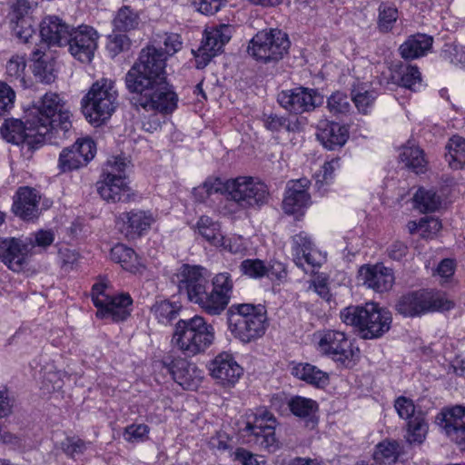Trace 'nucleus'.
Instances as JSON below:
<instances>
[{"label": "nucleus", "instance_id": "58", "mask_svg": "<svg viewBox=\"0 0 465 465\" xmlns=\"http://www.w3.org/2000/svg\"><path fill=\"white\" fill-rule=\"evenodd\" d=\"M395 410L401 419L410 420L413 419L416 415H414L415 412V406L412 401V400L406 398L404 396L399 397L394 403Z\"/></svg>", "mask_w": 465, "mask_h": 465}, {"label": "nucleus", "instance_id": "37", "mask_svg": "<svg viewBox=\"0 0 465 465\" xmlns=\"http://www.w3.org/2000/svg\"><path fill=\"white\" fill-rule=\"evenodd\" d=\"M32 55L35 60L33 66L35 76L43 83H52L55 78L54 63L44 57L45 52L42 50V47L35 49L32 52Z\"/></svg>", "mask_w": 465, "mask_h": 465}, {"label": "nucleus", "instance_id": "40", "mask_svg": "<svg viewBox=\"0 0 465 465\" xmlns=\"http://www.w3.org/2000/svg\"><path fill=\"white\" fill-rule=\"evenodd\" d=\"M401 160L416 173H423L426 168V160L423 151L415 145H407L402 148Z\"/></svg>", "mask_w": 465, "mask_h": 465}, {"label": "nucleus", "instance_id": "23", "mask_svg": "<svg viewBox=\"0 0 465 465\" xmlns=\"http://www.w3.org/2000/svg\"><path fill=\"white\" fill-rule=\"evenodd\" d=\"M40 0H16L13 7L11 22L14 35L27 44L35 35L32 17L26 15L28 11L35 7Z\"/></svg>", "mask_w": 465, "mask_h": 465}, {"label": "nucleus", "instance_id": "20", "mask_svg": "<svg viewBox=\"0 0 465 465\" xmlns=\"http://www.w3.org/2000/svg\"><path fill=\"white\" fill-rule=\"evenodd\" d=\"M163 368L172 375L184 390L194 391L201 384L203 372L194 363L183 358L168 357L163 361Z\"/></svg>", "mask_w": 465, "mask_h": 465}, {"label": "nucleus", "instance_id": "53", "mask_svg": "<svg viewBox=\"0 0 465 465\" xmlns=\"http://www.w3.org/2000/svg\"><path fill=\"white\" fill-rule=\"evenodd\" d=\"M327 106L330 112L334 114H343L351 109L347 95L341 92H336L328 98Z\"/></svg>", "mask_w": 465, "mask_h": 465}, {"label": "nucleus", "instance_id": "51", "mask_svg": "<svg viewBox=\"0 0 465 465\" xmlns=\"http://www.w3.org/2000/svg\"><path fill=\"white\" fill-rule=\"evenodd\" d=\"M240 270L243 275L258 279L265 276L266 264L259 259H246L241 262Z\"/></svg>", "mask_w": 465, "mask_h": 465}, {"label": "nucleus", "instance_id": "14", "mask_svg": "<svg viewBox=\"0 0 465 465\" xmlns=\"http://www.w3.org/2000/svg\"><path fill=\"white\" fill-rule=\"evenodd\" d=\"M2 136L9 143L28 145H37L47 141V129L39 128V120L31 115L24 124L18 119H5L1 126Z\"/></svg>", "mask_w": 465, "mask_h": 465}, {"label": "nucleus", "instance_id": "25", "mask_svg": "<svg viewBox=\"0 0 465 465\" xmlns=\"http://www.w3.org/2000/svg\"><path fill=\"white\" fill-rule=\"evenodd\" d=\"M73 27L57 16H47L40 25L42 41L48 47L66 46Z\"/></svg>", "mask_w": 465, "mask_h": 465}, {"label": "nucleus", "instance_id": "13", "mask_svg": "<svg viewBox=\"0 0 465 465\" xmlns=\"http://www.w3.org/2000/svg\"><path fill=\"white\" fill-rule=\"evenodd\" d=\"M290 42L285 33L279 29L263 30L251 40L248 53L257 61H278L287 53Z\"/></svg>", "mask_w": 465, "mask_h": 465}, {"label": "nucleus", "instance_id": "52", "mask_svg": "<svg viewBox=\"0 0 465 465\" xmlns=\"http://www.w3.org/2000/svg\"><path fill=\"white\" fill-rule=\"evenodd\" d=\"M55 239V234L53 230H38L35 232L32 233L29 238H27V244L29 247H41L45 249L49 247Z\"/></svg>", "mask_w": 465, "mask_h": 465}, {"label": "nucleus", "instance_id": "50", "mask_svg": "<svg viewBox=\"0 0 465 465\" xmlns=\"http://www.w3.org/2000/svg\"><path fill=\"white\" fill-rule=\"evenodd\" d=\"M63 451L70 458L75 459L76 456L84 454L91 445L90 441H85L78 437H67L62 442Z\"/></svg>", "mask_w": 465, "mask_h": 465}, {"label": "nucleus", "instance_id": "2", "mask_svg": "<svg viewBox=\"0 0 465 465\" xmlns=\"http://www.w3.org/2000/svg\"><path fill=\"white\" fill-rule=\"evenodd\" d=\"M210 272L201 265L183 264L174 274L173 282L180 292H185L189 301L197 304L203 312L211 316L220 315L228 306L233 291L232 275L219 272L212 279Z\"/></svg>", "mask_w": 465, "mask_h": 465}, {"label": "nucleus", "instance_id": "11", "mask_svg": "<svg viewBox=\"0 0 465 465\" xmlns=\"http://www.w3.org/2000/svg\"><path fill=\"white\" fill-rule=\"evenodd\" d=\"M317 350L344 368L355 365L360 351L343 331L326 330L317 332Z\"/></svg>", "mask_w": 465, "mask_h": 465}, {"label": "nucleus", "instance_id": "9", "mask_svg": "<svg viewBox=\"0 0 465 465\" xmlns=\"http://www.w3.org/2000/svg\"><path fill=\"white\" fill-rule=\"evenodd\" d=\"M127 166L128 162L123 156H113L106 161L96 183L97 192L104 201L117 203L129 200Z\"/></svg>", "mask_w": 465, "mask_h": 465}, {"label": "nucleus", "instance_id": "8", "mask_svg": "<svg viewBox=\"0 0 465 465\" xmlns=\"http://www.w3.org/2000/svg\"><path fill=\"white\" fill-rule=\"evenodd\" d=\"M118 92L111 79L102 78L92 84L82 99V110L87 121L99 125L109 119L117 107Z\"/></svg>", "mask_w": 465, "mask_h": 465}, {"label": "nucleus", "instance_id": "10", "mask_svg": "<svg viewBox=\"0 0 465 465\" xmlns=\"http://www.w3.org/2000/svg\"><path fill=\"white\" fill-rule=\"evenodd\" d=\"M453 306L454 302L444 293L420 290L402 295L395 308L404 317H416L435 311H449Z\"/></svg>", "mask_w": 465, "mask_h": 465}, {"label": "nucleus", "instance_id": "28", "mask_svg": "<svg viewBox=\"0 0 465 465\" xmlns=\"http://www.w3.org/2000/svg\"><path fill=\"white\" fill-rule=\"evenodd\" d=\"M41 195L30 187H22L17 191L12 210L15 215L25 221H33L40 214L39 203Z\"/></svg>", "mask_w": 465, "mask_h": 465}, {"label": "nucleus", "instance_id": "55", "mask_svg": "<svg viewBox=\"0 0 465 465\" xmlns=\"http://www.w3.org/2000/svg\"><path fill=\"white\" fill-rule=\"evenodd\" d=\"M149 431L146 424H131L124 429V439L128 442L143 441L148 438Z\"/></svg>", "mask_w": 465, "mask_h": 465}, {"label": "nucleus", "instance_id": "38", "mask_svg": "<svg viewBox=\"0 0 465 465\" xmlns=\"http://www.w3.org/2000/svg\"><path fill=\"white\" fill-rule=\"evenodd\" d=\"M446 159L453 169L465 166V139L459 135L452 136L446 145Z\"/></svg>", "mask_w": 465, "mask_h": 465}, {"label": "nucleus", "instance_id": "36", "mask_svg": "<svg viewBox=\"0 0 465 465\" xmlns=\"http://www.w3.org/2000/svg\"><path fill=\"white\" fill-rule=\"evenodd\" d=\"M377 96L378 93L366 84L353 86L351 90V100L358 111L364 114L371 113Z\"/></svg>", "mask_w": 465, "mask_h": 465}, {"label": "nucleus", "instance_id": "26", "mask_svg": "<svg viewBox=\"0 0 465 465\" xmlns=\"http://www.w3.org/2000/svg\"><path fill=\"white\" fill-rule=\"evenodd\" d=\"M29 252L26 242L16 238L0 239V258L15 272L22 270Z\"/></svg>", "mask_w": 465, "mask_h": 465}, {"label": "nucleus", "instance_id": "64", "mask_svg": "<svg viewBox=\"0 0 465 465\" xmlns=\"http://www.w3.org/2000/svg\"><path fill=\"white\" fill-rule=\"evenodd\" d=\"M271 280L282 281L287 276L286 267L281 262H272L266 265V274Z\"/></svg>", "mask_w": 465, "mask_h": 465}, {"label": "nucleus", "instance_id": "6", "mask_svg": "<svg viewBox=\"0 0 465 465\" xmlns=\"http://www.w3.org/2000/svg\"><path fill=\"white\" fill-rule=\"evenodd\" d=\"M32 116L39 120V128L46 127L47 140L53 137L67 139L73 133L69 106L56 93H46L37 105L36 114Z\"/></svg>", "mask_w": 465, "mask_h": 465}, {"label": "nucleus", "instance_id": "59", "mask_svg": "<svg viewBox=\"0 0 465 465\" xmlns=\"http://www.w3.org/2000/svg\"><path fill=\"white\" fill-rule=\"evenodd\" d=\"M441 229V223L433 217L420 220V232L422 238H432Z\"/></svg>", "mask_w": 465, "mask_h": 465}, {"label": "nucleus", "instance_id": "17", "mask_svg": "<svg viewBox=\"0 0 465 465\" xmlns=\"http://www.w3.org/2000/svg\"><path fill=\"white\" fill-rule=\"evenodd\" d=\"M99 34L89 25L73 27L68 39V51L82 63H89L93 60L94 52L98 47Z\"/></svg>", "mask_w": 465, "mask_h": 465}, {"label": "nucleus", "instance_id": "33", "mask_svg": "<svg viewBox=\"0 0 465 465\" xmlns=\"http://www.w3.org/2000/svg\"><path fill=\"white\" fill-rule=\"evenodd\" d=\"M264 127L272 133L286 130L289 133H297L302 129V122L299 117H284L271 114L263 116Z\"/></svg>", "mask_w": 465, "mask_h": 465}, {"label": "nucleus", "instance_id": "1", "mask_svg": "<svg viewBox=\"0 0 465 465\" xmlns=\"http://www.w3.org/2000/svg\"><path fill=\"white\" fill-rule=\"evenodd\" d=\"M165 56L154 47L143 48L138 61L125 74V85L134 94L132 103L146 112L170 114L178 104V95L166 82Z\"/></svg>", "mask_w": 465, "mask_h": 465}, {"label": "nucleus", "instance_id": "45", "mask_svg": "<svg viewBox=\"0 0 465 465\" xmlns=\"http://www.w3.org/2000/svg\"><path fill=\"white\" fill-rule=\"evenodd\" d=\"M406 439L410 443H421L427 434L428 426L420 415L408 420Z\"/></svg>", "mask_w": 465, "mask_h": 465}, {"label": "nucleus", "instance_id": "30", "mask_svg": "<svg viewBox=\"0 0 465 465\" xmlns=\"http://www.w3.org/2000/svg\"><path fill=\"white\" fill-rule=\"evenodd\" d=\"M291 373L297 379L316 388H324L329 384V374L318 367L300 362L292 367Z\"/></svg>", "mask_w": 465, "mask_h": 465}, {"label": "nucleus", "instance_id": "46", "mask_svg": "<svg viewBox=\"0 0 465 465\" xmlns=\"http://www.w3.org/2000/svg\"><path fill=\"white\" fill-rule=\"evenodd\" d=\"M151 311L157 321L164 325L170 323L178 315L177 307L168 301L155 302Z\"/></svg>", "mask_w": 465, "mask_h": 465}, {"label": "nucleus", "instance_id": "43", "mask_svg": "<svg viewBox=\"0 0 465 465\" xmlns=\"http://www.w3.org/2000/svg\"><path fill=\"white\" fill-rule=\"evenodd\" d=\"M399 18L398 9L386 3H381L378 9V29L381 33H389L392 30Z\"/></svg>", "mask_w": 465, "mask_h": 465}, {"label": "nucleus", "instance_id": "44", "mask_svg": "<svg viewBox=\"0 0 465 465\" xmlns=\"http://www.w3.org/2000/svg\"><path fill=\"white\" fill-rule=\"evenodd\" d=\"M325 255L316 248L300 255L297 252L295 263L303 269L305 272H312L315 268L320 267L325 262Z\"/></svg>", "mask_w": 465, "mask_h": 465}, {"label": "nucleus", "instance_id": "57", "mask_svg": "<svg viewBox=\"0 0 465 465\" xmlns=\"http://www.w3.org/2000/svg\"><path fill=\"white\" fill-rule=\"evenodd\" d=\"M15 93L5 83H0V117L14 107Z\"/></svg>", "mask_w": 465, "mask_h": 465}, {"label": "nucleus", "instance_id": "5", "mask_svg": "<svg viewBox=\"0 0 465 465\" xmlns=\"http://www.w3.org/2000/svg\"><path fill=\"white\" fill-rule=\"evenodd\" d=\"M228 329L242 343L262 337L267 327L266 309L262 304L235 303L228 312Z\"/></svg>", "mask_w": 465, "mask_h": 465}, {"label": "nucleus", "instance_id": "29", "mask_svg": "<svg viewBox=\"0 0 465 465\" xmlns=\"http://www.w3.org/2000/svg\"><path fill=\"white\" fill-rule=\"evenodd\" d=\"M433 38L425 34L410 35L399 47L400 54L406 60L424 56L431 48Z\"/></svg>", "mask_w": 465, "mask_h": 465}, {"label": "nucleus", "instance_id": "32", "mask_svg": "<svg viewBox=\"0 0 465 465\" xmlns=\"http://www.w3.org/2000/svg\"><path fill=\"white\" fill-rule=\"evenodd\" d=\"M441 426L450 439L465 430V407L457 405L441 412Z\"/></svg>", "mask_w": 465, "mask_h": 465}, {"label": "nucleus", "instance_id": "18", "mask_svg": "<svg viewBox=\"0 0 465 465\" xmlns=\"http://www.w3.org/2000/svg\"><path fill=\"white\" fill-rule=\"evenodd\" d=\"M95 153L96 146L91 138L77 139L72 146L60 153L58 168L63 173L79 169L87 165Z\"/></svg>", "mask_w": 465, "mask_h": 465}, {"label": "nucleus", "instance_id": "56", "mask_svg": "<svg viewBox=\"0 0 465 465\" xmlns=\"http://www.w3.org/2000/svg\"><path fill=\"white\" fill-rule=\"evenodd\" d=\"M25 66L24 56L14 55L6 64V74L10 78L23 82Z\"/></svg>", "mask_w": 465, "mask_h": 465}, {"label": "nucleus", "instance_id": "7", "mask_svg": "<svg viewBox=\"0 0 465 465\" xmlns=\"http://www.w3.org/2000/svg\"><path fill=\"white\" fill-rule=\"evenodd\" d=\"M340 316L345 324L357 327L364 339L382 336L391 323V312L373 302L346 307L341 311Z\"/></svg>", "mask_w": 465, "mask_h": 465}, {"label": "nucleus", "instance_id": "48", "mask_svg": "<svg viewBox=\"0 0 465 465\" xmlns=\"http://www.w3.org/2000/svg\"><path fill=\"white\" fill-rule=\"evenodd\" d=\"M116 32L114 30L113 34L108 36L106 45V49L112 57H115L119 54L127 51L131 45L130 39L126 35Z\"/></svg>", "mask_w": 465, "mask_h": 465}, {"label": "nucleus", "instance_id": "34", "mask_svg": "<svg viewBox=\"0 0 465 465\" xmlns=\"http://www.w3.org/2000/svg\"><path fill=\"white\" fill-rule=\"evenodd\" d=\"M196 228L199 234L210 244L216 247L224 244V236L221 232L220 224L210 217L201 216L196 223Z\"/></svg>", "mask_w": 465, "mask_h": 465}, {"label": "nucleus", "instance_id": "62", "mask_svg": "<svg viewBox=\"0 0 465 465\" xmlns=\"http://www.w3.org/2000/svg\"><path fill=\"white\" fill-rule=\"evenodd\" d=\"M164 52L168 55H173L183 47V41L178 34L166 35L163 40Z\"/></svg>", "mask_w": 465, "mask_h": 465}, {"label": "nucleus", "instance_id": "22", "mask_svg": "<svg viewBox=\"0 0 465 465\" xmlns=\"http://www.w3.org/2000/svg\"><path fill=\"white\" fill-rule=\"evenodd\" d=\"M359 277L368 289L380 293L390 291L395 281L392 270L381 263L361 266L359 270Z\"/></svg>", "mask_w": 465, "mask_h": 465}, {"label": "nucleus", "instance_id": "27", "mask_svg": "<svg viewBox=\"0 0 465 465\" xmlns=\"http://www.w3.org/2000/svg\"><path fill=\"white\" fill-rule=\"evenodd\" d=\"M309 185L310 181L306 178L288 183L282 202L285 213L294 214L310 205L311 196L307 192Z\"/></svg>", "mask_w": 465, "mask_h": 465}, {"label": "nucleus", "instance_id": "63", "mask_svg": "<svg viewBox=\"0 0 465 465\" xmlns=\"http://www.w3.org/2000/svg\"><path fill=\"white\" fill-rule=\"evenodd\" d=\"M293 242L295 245V257H297V252L302 255V253L314 249V245L311 238L305 232L296 234L293 237Z\"/></svg>", "mask_w": 465, "mask_h": 465}, {"label": "nucleus", "instance_id": "15", "mask_svg": "<svg viewBox=\"0 0 465 465\" xmlns=\"http://www.w3.org/2000/svg\"><path fill=\"white\" fill-rule=\"evenodd\" d=\"M277 420L266 409H258L252 420L246 422L243 431L254 437L255 443L260 447L273 451L278 447L275 437Z\"/></svg>", "mask_w": 465, "mask_h": 465}, {"label": "nucleus", "instance_id": "35", "mask_svg": "<svg viewBox=\"0 0 465 465\" xmlns=\"http://www.w3.org/2000/svg\"><path fill=\"white\" fill-rule=\"evenodd\" d=\"M110 257L112 261L129 272H135L140 265L135 252L123 243H118L111 249Z\"/></svg>", "mask_w": 465, "mask_h": 465}, {"label": "nucleus", "instance_id": "31", "mask_svg": "<svg viewBox=\"0 0 465 465\" xmlns=\"http://www.w3.org/2000/svg\"><path fill=\"white\" fill-rule=\"evenodd\" d=\"M318 140L329 149L341 147L348 139V130L338 123H328L317 134Z\"/></svg>", "mask_w": 465, "mask_h": 465}, {"label": "nucleus", "instance_id": "24", "mask_svg": "<svg viewBox=\"0 0 465 465\" xmlns=\"http://www.w3.org/2000/svg\"><path fill=\"white\" fill-rule=\"evenodd\" d=\"M209 371L213 378L223 385H233L242 374V368L232 354L225 351L211 361Z\"/></svg>", "mask_w": 465, "mask_h": 465}, {"label": "nucleus", "instance_id": "60", "mask_svg": "<svg viewBox=\"0 0 465 465\" xmlns=\"http://www.w3.org/2000/svg\"><path fill=\"white\" fill-rule=\"evenodd\" d=\"M219 247H223L224 250L234 254H242L247 250L245 241L241 236L224 238V244L220 245Z\"/></svg>", "mask_w": 465, "mask_h": 465}, {"label": "nucleus", "instance_id": "16", "mask_svg": "<svg viewBox=\"0 0 465 465\" xmlns=\"http://www.w3.org/2000/svg\"><path fill=\"white\" fill-rule=\"evenodd\" d=\"M322 96L314 89L302 86L279 93L277 101L286 111L300 114L314 110L322 104Z\"/></svg>", "mask_w": 465, "mask_h": 465}, {"label": "nucleus", "instance_id": "49", "mask_svg": "<svg viewBox=\"0 0 465 465\" xmlns=\"http://www.w3.org/2000/svg\"><path fill=\"white\" fill-rule=\"evenodd\" d=\"M400 84L411 91H417L421 86L420 73L417 66L409 65L401 73Z\"/></svg>", "mask_w": 465, "mask_h": 465}, {"label": "nucleus", "instance_id": "41", "mask_svg": "<svg viewBox=\"0 0 465 465\" xmlns=\"http://www.w3.org/2000/svg\"><path fill=\"white\" fill-rule=\"evenodd\" d=\"M292 413L299 418H312L319 410L316 401L302 396H293L288 401Z\"/></svg>", "mask_w": 465, "mask_h": 465}, {"label": "nucleus", "instance_id": "47", "mask_svg": "<svg viewBox=\"0 0 465 465\" xmlns=\"http://www.w3.org/2000/svg\"><path fill=\"white\" fill-rule=\"evenodd\" d=\"M208 446L215 454L231 453L233 440L226 432L217 431L209 439Z\"/></svg>", "mask_w": 465, "mask_h": 465}, {"label": "nucleus", "instance_id": "4", "mask_svg": "<svg viewBox=\"0 0 465 465\" xmlns=\"http://www.w3.org/2000/svg\"><path fill=\"white\" fill-rule=\"evenodd\" d=\"M214 341L215 329L203 316L179 320L175 324L173 342L185 357L203 354Z\"/></svg>", "mask_w": 465, "mask_h": 465}, {"label": "nucleus", "instance_id": "12", "mask_svg": "<svg viewBox=\"0 0 465 465\" xmlns=\"http://www.w3.org/2000/svg\"><path fill=\"white\" fill-rule=\"evenodd\" d=\"M92 300L97 308L96 316L109 322L126 320L132 312L133 300L127 293L111 295L104 283H95L92 289Z\"/></svg>", "mask_w": 465, "mask_h": 465}, {"label": "nucleus", "instance_id": "19", "mask_svg": "<svg viewBox=\"0 0 465 465\" xmlns=\"http://www.w3.org/2000/svg\"><path fill=\"white\" fill-rule=\"evenodd\" d=\"M156 220L157 215L152 211L133 209L120 213L117 224L126 238L137 239L146 234Z\"/></svg>", "mask_w": 465, "mask_h": 465}, {"label": "nucleus", "instance_id": "54", "mask_svg": "<svg viewBox=\"0 0 465 465\" xmlns=\"http://www.w3.org/2000/svg\"><path fill=\"white\" fill-rule=\"evenodd\" d=\"M339 159H332L326 162L319 173L315 175V185L320 190L324 184H329L333 178L334 171L339 168Z\"/></svg>", "mask_w": 465, "mask_h": 465}, {"label": "nucleus", "instance_id": "21", "mask_svg": "<svg viewBox=\"0 0 465 465\" xmlns=\"http://www.w3.org/2000/svg\"><path fill=\"white\" fill-rule=\"evenodd\" d=\"M232 27L220 25L205 31L204 38L196 55L197 68H203L213 57L217 55L232 37Z\"/></svg>", "mask_w": 465, "mask_h": 465}, {"label": "nucleus", "instance_id": "42", "mask_svg": "<svg viewBox=\"0 0 465 465\" xmlns=\"http://www.w3.org/2000/svg\"><path fill=\"white\" fill-rule=\"evenodd\" d=\"M414 206L421 213L435 212L440 205V198L432 190L420 188L413 197Z\"/></svg>", "mask_w": 465, "mask_h": 465}, {"label": "nucleus", "instance_id": "39", "mask_svg": "<svg viewBox=\"0 0 465 465\" xmlns=\"http://www.w3.org/2000/svg\"><path fill=\"white\" fill-rule=\"evenodd\" d=\"M140 22L137 12L124 5L117 11L113 20L114 30L127 33L138 28Z\"/></svg>", "mask_w": 465, "mask_h": 465}, {"label": "nucleus", "instance_id": "3", "mask_svg": "<svg viewBox=\"0 0 465 465\" xmlns=\"http://www.w3.org/2000/svg\"><path fill=\"white\" fill-rule=\"evenodd\" d=\"M206 186L214 192H221L230 201L242 209H260L270 198L267 184L253 176H238L227 180L208 182Z\"/></svg>", "mask_w": 465, "mask_h": 465}, {"label": "nucleus", "instance_id": "61", "mask_svg": "<svg viewBox=\"0 0 465 465\" xmlns=\"http://www.w3.org/2000/svg\"><path fill=\"white\" fill-rule=\"evenodd\" d=\"M223 2L224 0H197L195 5H197L199 12L211 15H214L221 9Z\"/></svg>", "mask_w": 465, "mask_h": 465}]
</instances>
